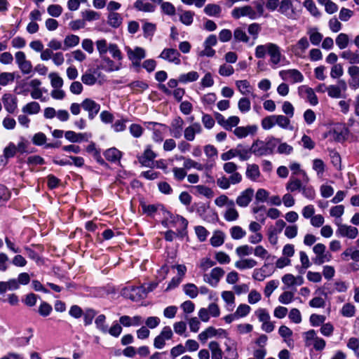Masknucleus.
I'll use <instances>...</instances> for the list:
<instances>
[{
	"mask_svg": "<svg viewBox=\"0 0 359 359\" xmlns=\"http://www.w3.org/2000/svg\"><path fill=\"white\" fill-rule=\"evenodd\" d=\"M294 297V292L285 290L279 297L278 302L283 304H289Z\"/></svg>",
	"mask_w": 359,
	"mask_h": 359,
	"instance_id": "nucleus-44",
	"label": "nucleus"
},
{
	"mask_svg": "<svg viewBox=\"0 0 359 359\" xmlns=\"http://www.w3.org/2000/svg\"><path fill=\"white\" fill-rule=\"evenodd\" d=\"M336 224L337 226V233L341 236L347 237L350 239H354L358 236V230L356 227L344 224L341 222H337Z\"/></svg>",
	"mask_w": 359,
	"mask_h": 359,
	"instance_id": "nucleus-12",
	"label": "nucleus"
},
{
	"mask_svg": "<svg viewBox=\"0 0 359 359\" xmlns=\"http://www.w3.org/2000/svg\"><path fill=\"white\" fill-rule=\"evenodd\" d=\"M230 234L233 239L239 240L246 235V232L239 226H234L230 229Z\"/></svg>",
	"mask_w": 359,
	"mask_h": 359,
	"instance_id": "nucleus-51",
	"label": "nucleus"
},
{
	"mask_svg": "<svg viewBox=\"0 0 359 359\" xmlns=\"http://www.w3.org/2000/svg\"><path fill=\"white\" fill-rule=\"evenodd\" d=\"M231 15L236 19L241 17H248L250 20H255L258 18L257 13L250 6L235 8L231 11Z\"/></svg>",
	"mask_w": 359,
	"mask_h": 359,
	"instance_id": "nucleus-8",
	"label": "nucleus"
},
{
	"mask_svg": "<svg viewBox=\"0 0 359 359\" xmlns=\"http://www.w3.org/2000/svg\"><path fill=\"white\" fill-rule=\"evenodd\" d=\"M199 74L197 72L191 71L186 74H182L179 76V81L182 83L194 82L198 79Z\"/></svg>",
	"mask_w": 359,
	"mask_h": 359,
	"instance_id": "nucleus-31",
	"label": "nucleus"
},
{
	"mask_svg": "<svg viewBox=\"0 0 359 359\" xmlns=\"http://www.w3.org/2000/svg\"><path fill=\"white\" fill-rule=\"evenodd\" d=\"M313 252L316 255V257L313 259L314 264L321 265L325 262L331 261L332 255L326 251V246L323 243H317L313 247Z\"/></svg>",
	"mask_w": 359,
	"mask_h": 359,
	"instance_id": "nucleus-4",
	"label": "nucleus"
},
{
	"mask_svg": "<svg viewBox=\"0 0 359 359\" xmlns=\"http://www.w3.org/2000/svg\"><path fill=\"white\" fill-rule=\"evenodd\" d=\"M48 13L55 18L59 17L62 13V8L58 4H52L47 8Z\"/></svg>",
	"mask_w": 359,
	"mask_h": 359,
	"instance_id": "nucleus-63",
	"label": "nucleus"
},
{
	"mask_svg": "<svg viewBox=\"0 0 359 359\" xmlns=\"http://www.w3.org/2000/svg\"><path fill=\"white\" fill-rule=\"evenodd\" d=\"M274 144L271 140L264 142L261 140H256L251 146L252 154L257 156L270 155L273 153Z\"/></svg>",
	"mask_w": 359,
	"mask_h": 359,
	"instance_id": "nucleus-3",
	"label": "nucleus"
},
{
	"mask_svg": "<svg viewBox=\"0 0 359 359\" xmlns=\"http://www.w3.org/2000/svg\"><path fill=\"white\" fill-rule=\"evenodd\" d=\"M279 75L283 80L290 79L294 83L302 82L304 80L302 74L295 69L282 70L279 72Z\"/></svg>",
	"mask_w": 359,
	"mask_h": 359,
	"instance_id": "nucleus-18",
	"label": "nucleus"
},
{
	"mask_svg": "<svg viewBox=\"0 0 359 359\" xmlns=\"http://www.w3.org/2000/svg\"><path fill=\"white\" fill-rule=\"evenodd\" d=\"M268 264H264L261 268L255 269L252 273V278L257 281H263L267 276L271 274H266V269L268 267Z\"/></svg>",
	"mask_w": 359,
	"mask_h": 359,
	"instance_id": "nucleus-34",
	"label": "nucleus"
},
{
	"mask_svg": "<svg viewBox=\"0 0 359 359\" xmlns=\"http://www.w3.org/2000/svg\"><path fill=\"white\" fill-rule=\"evenodd\" d=\"M41 107L36 102H31L25 104L22 108V111L25 114H36L39 112Z\"/></svg>",
	"mask_w": 359,
	"mask_h": 359,
	"instance_id": "nucleus-32",
	"label": "nucleus"
},
{
	"mask_svg": "<svg viewBox=\"0 0 359 359\" xmlns=\"http://www.w3.org/2000/svg\"><path fill=\"white\" fill-rule=\"evenodd\" d=\"M257 265V262L252 258H245L238 260L234 266L239 270L251 269Z\"/></svg>",
	"mask_w": 359,
	"mask_h": 359,
	"instance_id": "nucleus-22",
	"label": "nucleus"
},
{
	"mask_svg": "<svg viewBox=\"0 0 359 359\" xmlns=\"http://www.w3.org/2000/svg\"><path fill=\"white\" fill-rule=\"evenodd\" d=\"M245 175L253 182L258 181L261 176L259 166L254 163L248 164L246 168Z\"/></svg>",
	"mask_w": 359,
	"mask_h": 359,
	"instance_id": "nucleus-21",
	"label": "nucleus"
},
{
	"mask_svg": "<svg viewBox=\"0 0 359 359\" xmlns=\"http://www.w3.org/2000/svg\"><path fill=\"white\" fill-rule=\"evenodd\" d=\"M257 131V126H248L246 127L241 126L234 129L233 133L238 138L247 137L249 134H253Z\"/></svg>",
	"mask_w": 359,
	"mask_h": 359,
	"instance_id": "nucleus-24",
	"label": "nucleus"
},
{
	"mask_svg": "<svg viewBox=\"0 0 359 359\" xmlns=\"http://www.w3.org/2000/svg\"><path fill=\"white\" fill-rule=\"evenodd\" d=\"M250 311L251 308L250 306L245 304H242L237 307L234 313L236 316L237 318H243L248 315Z\"/></svg>",
	"mask_w": 359,
	"mask_h": 359,
	"instance_id": "nucleus-55",
	"label": "nucleus"
},
{
	"mask_svg": "<svg viewBox=\"0 0 359 359\" xmlns=\"http://www.w3.org/2000/svg\"><path fill=\"white\" fill-rule=\"evenodd\" d=\"M180 52L175 48H165L159 55V57L175 65L181 64Z\"/></svg>",
	"mask_w": 359,
	"mask_h": 359,
	"instance_id": "nucleus-11",
	"label": "nucleus"
},
{
	"mask_svg": "<svg viewBox=\"0 0 359 359\" xmlns=\"http://www.w3.org/2000/svg\"><path fill=\"white\" fill-rule=\"evenodd\" d=\"M203 131L201 125L195 122L187 127L184 130V137L187 141L192 142L195 140L196 134H201Z\"/></svg>",
	"mask_w": 359,
	"mask_h": 359,
	"instance_id": "nucleus-16",
	"label": "nucleus"
},
{
	"mask_svg": "<svg viewBox=\"0 0 359 359\" xmlns=\"http://www.w3.org/2000/svg\"><path fill=\"white\" fill-rule=\"evenodd\" d=\"M82 82L88 86H93L97 81V78L90 71L86 72L81 78Z\"/></svg>",
	"mask_w": 359,
	"mask_h": 359,
	"instance_id": "nucleus-57",
	"label": "nucleus"
},
{
	"mask_svg": "<svg viewBox=\"0 0 359 359\" xmlns=\"http://www.w3.org/2000/svg\"><path fill=\"white\" fill-rule=\"evenodd\" d=\"M194 190L198 194L203 195L208 198H211L214 196L212 190L204 185H197L194 187Z\"/></svg>",
	"mask_w": 359,
	"mask_h": 359,
	"instance_id": "nucleus-45",
	"label": "nucleus"
},
{
	"mask_svg": "<svg viewBox=\"0 0 359 359\" xmlns=\"http://www.w3.org/2000/svg\"><path fill=\"white\" fill-rule=\"evenodd\" d=\"M311 43L314 46H318L323 39V34L317 31L316 28H311L308 31Z\"/></svg>",
	"mask_w": 359,
	"mask_h": 359,
	"instance_id": "nucleus-36",
	"label": "nucleus"
},
{
	"mask_svg": "<svg viewBox=\"0 0 359 359\" xmlns=\"http://www.w3.org/2000/svg\"><path fill=\"white\" fill-rule=\"evenodd\" d=\"M157 286L156 283H150L148 287L146 288L144 286H140L137 287L133 288V292L138 294L140 297H143L147 295L149 292L152 291Z\"/></svg>",
	"mask_w": 359,
	"mask_h": 359,
	"instance_id": "nucleus-37",
	"label": "nucleus"
},
{
	"mask_svg": "<svg viewBox=\"0 0 359 359\" xmlns=\"http://www.w3.org/2000/svg\"><path fill=\"white\" fill-rule=\"evenodd\" d=\"M295 0H282L279 2L277 10L279 13L289 19H295L298 16V12L294 6Z\"/></svg>",
	"mask_w": 359,
	"mask_h": 359,
	"instance_id": "nucleus-5",
	"label": "nucleus"
},
{
	"mask_svg": "<svg viewBox=\"0 0 359 359\" xmlns=\"http://www.w3.org/2000/svg\"><path fill=\"white\" fill-rule=\"evenodd\" d=\"M239 217V213L235 207L234 202H230V205L228 206L224 213V218L227 222L236 221Z\"/></svg>",
	"mask_w": 359,
	"mask_h": 359,
	"instance_id": "nucleus-23",
	"label": "nucleus"
},
{
	"mask_svg": "<svg viewBox=\"0 0 359 359\" xmlns=\"http://www.w3.org/2000/svg\"><path fill=\"white\" fill-rule=\"evenodd\" d=\"M253 196L254 190L252 188H248L238 196L236 203L239 207L245 208L252 201Z\"/></svg>",
	"mask_w": 359,
	"mask_h": 359,
	"instance_id": "nucleus-14",
	"label": "nucleus"
},
{
	"mask_svg": "<svg viewBox=\"0 0 359 359\" xmlns=\"http://www.w3.org/2000/svg\"><path fill=\"white\" fill-rule=\"evenodd\" d=\"M235 150L236 156H238L241 161H247L251 156V147L248 148L243 144H238Z\"/></svg>",
	"mask_w": 359,
	"mask_h": 359,
	"instance_id": "nucleus-25",
	"label": "nucleus"
},
{
	"mask_svg": "<svg viewBox=\"0 0 359 359\" xmlns=\"http://www.w3.org/2000/svg\"><path fill=\"white\" fill-rule=\"evenodd\" d=\"M238 107L241 112L247 113L250 110L251 103L248 98L242 97L238 100Z\"/></svg>",
	"mask_w": 359,
	"mask_h": 359,
	"instance_id": "nucleus-58",
	"label": "nucleus"
},
{
	"mask_svg": "<svg viewBox=\"0 0 359 359\" xmlns=\"http://www.w3.org/2000/svg\"><path fill=\"white\" fill-rule=\"evenodd\" d=\"M155 157V153L151 149L150 147H148L145 149L143 155L140 158V162L142 165L149 167L151 166L152 161Z\"/></svg>",
	"mask_w": 359,
	"mask_h": 359,
	"instance_id": "nucleus-26",
	"label": "nucleus"
},
{
	"mask_svg": "<svg viewBox=\"0 0 359 359\" xmlns=\"http://www.w3.org/2000/svg\"><path fill=\"white\" fill-rule=\"evenodd\" d=\"M276 123L282 129H288L290 126V118L280 114L276 115Z\"/></svg>",
	"mask_w": 359,
	"mask_h": 359,
	"instance_id": "nucleus-49",
	"label": "nucleus"
},
{
	"mask_svg": "<svg viewBox=\"0 0 359 359\" xmlns=\"http://www.w3.org/2000/svg\"><path fill=\"white\" fill-rule=\"evenodd\" d=\"M203 11L208 16L219 18L221 15L222 8L215 4H208L205 6Z\"/></svg>",
	"mask_w": 359,
	"mask_h": 359,
	"instance_id": "nucleus-29",
	"label": "nucleus"
},
{
	"mask_svg": "<svg viewBox=\"0 0 359 359\" xmlns=\"http://www.w3.org/2000/svg\"><path fill=\"white\" fill-rule=\"evenodd\" d=\"M221 297L227 306L231 307V310H232L235 302V295L233 292L231 291H223L221 294Z\"/></svg>",
	"mask_w": 359,
	"mask_h": 359,
	"instance_id": "nucleus-50",
	"label": "nucleus"
},
{
	"mask_svg": "<svg viewBox=\"0 0 359 359\" xmlns=\"http://www.w3.org/2000/svg\"><path fill=\"white\" fill-rule=\"evenodd\" d=\"M105 319L106 318L104 315L98 316L95 320L97 327L100 329L103 333L109 332L110 334H112V327L108 328V327L104 325Z\"/></svg>",
	"mask_w": 359,
	"mask_h": 359,
	"instance_id": "nucleus-40",
	"label": "nucleus"
},
{
	"mask_svg": "<svg viewBox=\"0 0 359 359\" xmlns=\"http://www.w3.org/2000/svg\"><path fill=\"white\" fill-rule=\"evenodd\" d=\"M3 103L6 110L13 114L17 109V99L11 94H5L2 97Z\"/></svg>",
	"mask_w": 359,
	"mask_h": 359,
	"instance_id": "nucleus-20",
	"label": "nucleus"
},
{
	"mask_svg": "<svg viewBox=\"0 0 359 359\" xmlns=\"http://www.w3.org/2000/svg\"><path fill=\"white\" fill-rule=\"evenodd\" d=\"M355 307L353 304L346 303L344 304L341 309V314L346 318H351L355 316Z\"/></svg>",
	"mask_w": 359,
	"mask_h": 359,
	"instance_id": "nucleus-46",
	"label": "nucleus"
},
{
	"mask_svg": "<svg viewBox=\"0 0 359 359\" xmlns=\"http://www.w3.org/2000/svg\"><path fill=\"white\" fill-rule=\"evenodd\" d=\"M208 348L211 352V359H222L223 352L218 342L215 341L209 342Z\"/></svg>",
	"mask_w": 359,
	"mask_h": 359,
	"instance_id": "nucleus-27",
	"label": "nucleus"
},
{
	"mask_svg": "<svg viewBox=\"0 0 359 359\" xmlns=\"http://www.w3.org/2000/svg\"><path fill=\"white\" fill-rule=\"evenodd\" d=\"M194 15L191 11H183L180 15V20L184 25L189 26L193 22Z\"/></svg>",
	"mask_w": 359,
	"mask_h": 359,
	"instance_id": "nucleus-41",
	"label": "nucleus"
},
{
	"mask_svg": "<svg viewBox=\"0 0 359 359\" xmlns=\"http://www.w3.org/2000/svg\"><path fill=\"white\" fill-rule=\"evenodd\" d=\"M276 125V115L266 116L262 120L261 122V126L265 130H271Z\"/></svg>",
	"mask_w": 359,
	"mask_h": 359,
	"instance_id": "nucleus-42",
	"label": "nucleus"
},
{
	"mask_svg": "<svg viewBox=\"0 0 359 359\" xmlns=\"http://www.w3.org/2000/svg\"><path fill=\"white\" fill-rule=\"evenodd\" d=\"M298 93L299 95L306 97L311 105L316 106L318 104V97L311 88L306 86H302L299 87Z\"/></svg>",
	"mask_w": 359,
	"mask_h": 359,
	"instance_id": "nucleus-17",
	"label": "nucleus"
},
{
	"mask_svg": "<svg viewBox=\"0 0 359 359\" xmlns=\"http://www.w3.org/2000/svg\"><path fill=\"white\" fill-rule=\"evenodd\" d=\"M184 290L186 294L191 298L194 299L198 295V288L194 284H187L184 287Z\"/></svg>",
	"mask_w": 359,
	"mask_h": 359,
	"instance_id": "nucleus-64",
	"label": "nucleus"
},
{
	"mask_svg": "<svg viewBox=\"0 0 359 359\" xmlns=\"http://www.w3.org/2000/svg\"><path fill=\"white\" fill-rule=\"evenodd\" d=\"M302 188L301 181L297 178H290L286 185L287 190L293 192L297 190L301 191Z\"/></svg>",
	"mask_w": 359,
	"mask_h": 359,
	"instance_id": "nucleus-48",
	"label": "nucleus"
},
{
	"mask_svg": "<svg viewBox=\"0 0 359 359\" xmlns=\"http://www.w3.org/2000/svg\"><path fill=\"white\" fill-rule=\"evenodd\" d=\"M17 153V147L13 142H10L4 149L5 158L13 157Z\"/></svg>",
	"mask_w": 359,
	"mask_h": 359,
	"instance_id": "nucleus-61",
	"label": "nucleus"
},
{
	"mask_svg": "<svg viewBox=\"0 0 359 359\" xmlns=\"http://www.w3.org/2000/svg\"><path fill=\"white\" fill-rule=\"evenodd\" d=\"M15 76L13 73L2 72L0 74V85L5 86L14 81Z\"/></svg>",
	"mask_w": 359,
	"mask_h": 359,
	"instance_id": "nucleus-62",
	"label": "nucleus"
},
{
	"mask_svg": "<svg viewBox=\"0 0 359 359\" xmlns=\"http://www.w3.org/2000/svg\"><path fill=\"white\" fill-rule=\"evenodd\" d=\"M346 83L344 80L339 81V85H330L327 87L326 91L328 95L332 98H340L341 93L346 90Z\"/></svg>",
	"mask_w": 359,
	"mask_h": 359,
	"instance_id": "nucleus-15",
	"label": "nucleus"
},
{
	"mask_svg": "<svg viewBox=\"0 0 359 359\" xmlns=\"http://www.w3.org/2000/svg\"><path fill=\"white\" fill-rule=\"evenodd\" d=\"M19 288L18 282L16 279H10L8 281L0 282V294L6 292L7 290H15Z\"/></svg>",
	"mask_w": 359,
	"mask_h": 359,
	"instance_id": "nucleus-28",
	"label": "nucleus"
},
{
	"mask_svg": "<svg viewBox=\"0 0 359 359\" xmlns=\"http://www.w3.org/2000/svg\"><path fill=\"white\" fill-rule=\"evenodd\" d=\"M224 275V271L220 267L212 269L210 273H205L203 276L204 282L212 287H217L221 278Z\"/></svg>",
	"mask_w": 359,
	"mask_h": 359,
	"instance_id": "nucleus-7",
	"label": "nucleus"
},
{
	"mask_svg": "<svg viewBox=\"0 0 359 359\" xmlns=\"http://www.w3.org/2000/svg\"><path fill=\"white\" fill-rule=\"evenodd\" d=\"M127 53L133 66L140 68L141 60L146 57L145 50L141 47H135L133 50L128 48Z\"/></svg>",
	"mask_w": 359,
	"mask_h": 359,
	"instance_id": "nucleus-6",
	"label": "nucleus"
},
{
	"mask_svg": "<svg viewBox=\"0 0 359 359\" xmlns=\"http://www.w3.org/2000/svg\"><path fill=\"white\" fill-rule=\"evenodd\" d=\"M15 62L23 74H29L32 70V65L27 60L22 51H18L15 54Z\"/></svg>",
	"mask_w": 359,
	"mask_h": 359,
	"instance_id": "nucleus-9",
	"label": "nucleus"
},
{
	"mask_svg": "<svg viewBox=\"0 0 359 359\" xmlns=\"http://www.w3.org/2000/svg\"><path fill=\"white\" fill-rule=\"evenodd\" d=\"M309 46V43L308 39L306 37H302L295 45L292 46L291 50L296 56L302 57Z\"/></svg>",
	"mask_w": 359,
	"mask_h": 359,
	"instance_id": "nucleus-19",
	"label": "nucleus"
},
{
	"mask_svg": "<svg viewBox=\"0 0 359 359\" xmlns=\"http://www.w3.org/2000/svg\"><path fill=\"white\" fill-rule=\"evenodd\" d=\"M349 38L347 34L341 33L336 38V43L339 49L342 50L348 46Z\"/></svg>",
	"mask_w": 359,
	"mask_h": 359,
	"instance_id": "nucleus-56",
	"label": "nucleus"
},
{
	"mask_svg": "<svg viewBox=\"0 0 359 359\" xmlns=\"http://www.w3.org/2000/svg\"><path fill=\"white\" fill-rule=\"evenodd\" d=\"M325 163L319 158L313 161V169L317 172L318 177H321L325 172Z\"/></svg>",
	"mask_w": 359,
	"mask_h": 359,
	"instance_id": "nucleus-54",
	"label": "nucleus"
},
{
	"mask_svg": "<svg viewBox=\"0 0 359 359\" xmlns=\"http://www.w3.org/2000/svg\"><path fill=\"white\" fill-rule=\"evenodd\" d=\"M233 38L236 41H242L244 43H248L249 41V37L246 34L245 32L240 27L236 28L234 30Z\"/></svg>",
	"mask_w": 359,
	"mask_h": 359,
	"instance_id": "nucleus-52",
	"label": "nucleus"
},
{
	"mask_svg": "<svg viewBox=\"0 0 359 359\" xmlns=\"http://www.w3.org/2000/svg\"><path fill=\"white\" fill-rule=\"evenodd\" d=\"M81 107L88 112V118L92 120L98 114L100 106L94 100L86 98L81 104Z\"/></svg>",
	"mask_w": 359,
	"mask_h": 359,
	"instance_id": "nucleus-13",
	"label": "nucleus"
},
{
	"mask_svg": "<svg viewBox=\"0 0 359 359\" xmlns=\"http://www.w3.org/2000/svg\"><path fill=\"white\" fill-rule=\"evenodd\" d=\"M279 283L277 280H271L266 284L264 288V294L266 297H269L273 292L278 287Z\"/></svg>",
	"mask_w": 359,
	"mask_h": 359,
	"instance_id": "nucleus-59",
	"label": "nucleus"
},
{
	"mask_svg": "<svg viewBox=\"0 0 359 359\" xmlns=\"http://www.w3.org/2000/svg\"><path fill=\"white\" fill-rule=\"evenodd\" d=\"M96 47L102 59L101 66L107 71L112 70V62L106 57L108 51L112 52L111 44L108 45L105 39H100L96 41Z\"/></svg>",
	"mask_w": 359,
	"mask_h": 359,
	"instance_id": "nucleus-2",
	"label": "nucleus"
},
{
	"mask_svg": "<svg viewBox=\"0 0 359 359\" xmlns=\"http://www.w3.org/2000/svg\"><path fill=\"white\" fill-rule=\"evenodd\" d=\"M266 53L270 56V62L272 65L279 64L283 57L280 48L276 43H267L264 45H259L255 48V56L257 58H264Z\"/></svg>",
	"mask_w": 359,
	"mask_h": 359,
	"instance_id": "nucleus-1",
	"label": "nucleus"
},
{
	"mask_svg": "<svg viewBox=\"0 0 359 359\" xmlns=\"http://www.w3.org/2000/svg\"><path fill=\"white\" fill-rule=\"evenodd\" d=\"M48 78L50 81V85L53 88H62L64 84V81L57 73L51 72L48 74Z\"/></svg>",
	"mask_w": 359,
	"mask_h": 359,
	"instance_id": "nucleus-35",
	"label": "nucleus"
},
{
	"mask_svg": "<svg viewBox=\"0 0 359 359\" xmlns=\"http://www.w3.org/2000/svg\"><path fill=\"white\" fill-rule=\"evenodd\" d=\"M224 233L221 231H215L210 238V243L214 247H219L224 242Z\"/></svg>",
	"mask_w": 359,
	"mask_h": 359,
	"instance_id": "nucleus-39",
	"label": "nucleus"
},
{
	"mask_svg": "<svg viewBox=\"0 0 359 359\" xmlns=\"http://www.w3.org/2000/svg\"><path fill=\"white\" fill-rule=\"evenodd\" d=\"M236 85L242 95H246L251 93L250 85L247 80H241L236 82Z\"/></svg>",
	"mask_w": 359,
	"mask_h": 359,
	"instance_id": "nucleus-47",
	"label": "nucleus"
},
{
	"mask_svg": "<svg viewBox=\"0 0 359 359\" xmlns=\"http://www.w3.org/2000/svg\"><path fill=\"white\" fill-rule=\"evenodd\" d=\"M172 331L169 326L164 327L160 334L156 336L154 341V346L156 348L161 349L165 345V341L172 339Z\"/></svg>",
	"mask_w": 359,
	"mask_h": 359,
	"instance_id": "nucleus-10",
	"label": "nucleus"
},
{
	"mask_svg": "<svg viewBox=\"0 0 359 359\" xmlns=\"http://www.w3.org/2000/svg\"><path fill=\"white\" fill-rule=\"evenodd\" d=\"M86 135V134L76 133L72 130H68L65 133V138L71 142H80Z\"/></svg>",
	"mask_w": 359,
	"mask_h": 359,
	"instance_id": "nucleus-43",
	"label": "nucleus"
},
{
	"mask_svg": "<svg viewBox=\"0 0 359 359\" xmlns=\"http://www.w3.org/2000/svg\"><path fill=\"white\" fill-rule=\"evenodd\" d=\"M134 6L136 9L144 12H153L154 11V6L148 2H144L142 0H137Z\"/></svg>",
	"mask_w": 359,
	"mask_h": 359,
	"instance_id": "nucleus-38",
	"label": "nucleus"
},
{
	"mask_svg": "<svg viewBox=\"0 0 359 359\" xmlns=\"http://www.w3.org/2000/svg\"><path fill=\"white\" fill-rule=\"evenodd\" d=\"M303 6L312 16L315 18H320L321 16V13L319 11L313 0H305L303 3Z\"/></svg>",
	"mask_w": 359,
	"mask_h": 359,
	"instance_id": "nucleus-30",
	"label": "nucleus"
},
{
	"mask_svg": "<svg viewBox=\"0 0 359 359\" xmlns=\"http://www.w3.org/2000/svg\"><path fill=\"white\" fill-rule=\"evenodd\" d=\"M80 39L78 36L74 34H69L66 36L64 39V48L63 50H65L68 48L74 47L79 43Z\"/></svg>",
	"mask_w": 359,
	"mask_h": 359,
	"instance_id": "nucleus-33",
	"label": "nucleus"
},
{
	"mask_svg": "<svg viewBox=\"0 0 359 359\" xmlns=\"http://www.w3.org/2000/svg\"><path fill=\"white\" fill-rule=\"evenodd\" d=\"M325 320L326 317L325 316L316 313L311 314L309 318L310 323L313 327L322 326L325 323Z\"/></svg>",
	"mask_w": 359,
	"mask_h": 359,
	"instance_id": "nucleus-53",
	"label": "nucleus"
},
{
	"mask_svg": "<svg viewBox=\"0 0 359 359\" xmlns=\"http://www.w3.org/2000/svg\"><path fill=\"white\" fill-rule=\"evenodd\" d=\"M281 280L284 284L283 290H287L294 286L295 276L291 273L284 275Z\"/></svg>",
	"mask_w": 359,
	"mask_h": 359,
	"instance_id": "nucleus-60",
	"label": "nucleus"
}]
</instances>
